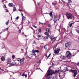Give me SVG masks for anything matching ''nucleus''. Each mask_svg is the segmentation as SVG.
<instances>
[{"instance_id":"obj_21","label":"nucleus","mask_w":79,"mask_h":79,"mask_svg":"<svg viewBox=\"0 0 79 79\" xmlns=\"http://www.w3.org/2000/svg\"><path fill=\"white\" fill-rule=\"evenodd\" d=\"M49 14L51 17H52V12H50Z\"/></svg>"},{"instance_id":"obj_28","label":"nucleus","mask_w":79,"mask_h":79,"mask_svg":"<svg viewBox=\"0 0 79 79\" xmlns=\"http://www.w3.org/2000/svg\"><path fill=\"white\" fill-rule=\"evenodd\" d=\"M3 8H6V6H5V5H4L3 6Z\"/></svg>"},{"instance_id":"obj_62","label":"nucleus","mask_w":79,"mask_h":79,"mask_svg":"<svg viewBox=\"0 0 79 79\" xmlns=\"http://www.w3.org/2000/svg\"><path fill=\"white\" fill-rule=\"evenodd\" d=\"M59 77H60V75H59Z\"/></svg>"},{"instance_id":"obj_49","label":"nucleus","mask_w":79,"mask_h":79,"mask_svg":"<svg viewBox=\"0 0 79 79\" xmlns=\"http://www.w3.org/2000/svg\"><path fill=\"white\" fill-rule=\"evenodd\" d=\"M37 5H39V2L37 3Z\"/></svg>"},{"instance_id":"obj_24","label":"nucleus","mask_w":79,"mask_h":79,"mask_svg":"<svg viewBox=\"0 0 79 79\" xmlns=\"http://www.w3.org/2000/svg\"><path fill=\"white\" fill-rule=\"evenodd\" d=\"M48 27H52V25L49 24L48 25Z\"/></svg>"},{"instance_id":"obj_40","label":"nucleus","mask_w":79,"mask_h":79,"mask_svg":"<svg viewBox=\"0 0 79 79\" xmlns=\"http://www.w3.org/2000/svg\"><path fill=\"white\" fill-rule=\"evenodd\" d=\"M38 36L39 39V38H40V37H41V35H38Z\"/></svg>"},{"instance_id":"obj_6","label":"nucleus","mask_w":79,"mask_h":79,"mask_svg":"<svg viewBox=\"0 0 79 79\" xmlns=\"http://www.w3.org/2000/svg\"><path fill=\"white\" fill-rule=\"evenodd\" d=\"M60 48H58L56 50L54 51V53L56 54L59 53V52H60Z\"/></svg>"},{"instance_id":"obj_54","label":"nucleus","mask_w":79,"mask_h":79,"mask_svg":"<svg viewBox=\"0 0 79 79\" xmlns=\"http://www.w3.org/2000/svg\"><path fill=\"white\" fill-rule=\"evenodd\" d=\"M36 69H39H39H38V68H37Z\"/></svg>"},{"instance_id":"obj_31","label":"nucleus","mask_w":79,"mask_h":79,"mask_svg":"<svg viewBox=\"0 0 79 79\" xmlns=\"http://www.w3.org/2000/svg\"><path fill=\"white\" fill-rule=\"evenodd\" d=\"M44 48L45 49V50H47V47L46 46H45L44 47Z\"/></svg>"},{"instance_id":"obj_43","label":"nucleus","mask_w":79,"mask_h":79,"mask_svg":"<svg viewBox=\"0 0 79 79\" xmlns=\"http://www.w3.org/2000/svg\"><path fill=\"white\" fill-rule=\"evenodd\" d=\"M22 76H24V73H23L22 75Z\"/></svg>"},{"instance_id":"obj_57","label":"nucleus","mask_w":79,"mask_h":79,"mask_svg":"<svg viewBox=\"0 0 79 79\" xmlns=\"http://www.w3.org/2000/svg\"><path fill=\"white\" fill-rule=\"evenodd\" d=\"M0 69H1V70H2V69H1V68H0Z\"/></svg>"},{"instance_id":"obj_50","label":"nucleus","mask_w":79,"mask_h":79,"mask_svg":"<svg viewBox=\"0 0 79 79\" xmlns=\"http://www.w3.org/2000/svg\"><path fill=\"white\" fill-rule=\"evenodd\" d=\"M24 35V36H25V37H27V36H26V35Z\"/></svg>"},{"instance_id":"obj_52","label":"nucleus","mask_w":79,"mask_h":79,"mask_svg":"<svg viewBox=\"0 0 79 79\" xmlns=\"http://www.w3.org/2000/svg\"><path fill=\"white\" fill-rule=\"evenodd\" d=\"M8 27L6 28V30H8Z\"/></svg>"},{"instance_id":"obj_55","label":"nucleus","mask_w":79,"mask_h":79,"mask_svg":"<svg viewBox=\"0 0 79 79\" xmlns=\"http://www.w3.org/2000/svg\"><path fill=\"white\" fill-rule=\"evenodd\" d=\"M52 4H54V2H52Z\"/></svg>"},{"instance_id":"obj_11","label":"nucleus","mask_w":79,"mask_h":79,"mask_svg":"<svg viewBox=\"0 0 79 79\" xmlns=\"http://www.w3.org/2000/svg\"><path fill=\"white\" fill-rule=\"evenodd\" d=\"M68 71V67L65 68L64 69L62 70V72H66V71Z\"/></svg>"},{"instance_id":"obj_63","label":"nucleus","mask_w":79,"mask_h":79,"mask_svg":"<svg viewBox=\"0 0 79 79\" xmlns=\"http://www.w3.org/2000/svg\"><path fill=\"white\" fill-rule=\"evenodd\" d=\"M7 64H9V63H7Z\"/></svg>"},{"instance_id":"obj_15","label":"nucleus","mask_w":79,"mask_h":79,"mask_svg":"<svg viewBox=\"0 0 79 79\" xmlns=\"http://www.w3.org/2000/svg\"><path fill=\"white\" fill-rule=\"evenodd\" d=\"M56 38L55 37H54L52 40V43H53V42H55V40H56Z\"/></svg>"},{"instance_id":"obj_27","label":"nucleus","mask_w":79,"mask_h":79,"mask_svg":"<svg viewBox=\"0 0 79 79\" xmlns=\"http://www.w3.org/2000/svg\"><path fill=\"white\" fill-rule=\"evenodd\" d=\"M21 59L20 58H18L17 59V61H21Z\"/></svg>"},{"instance_id":"obj_59","label":"nucleus","mask_w":79,"mask_h":79,"mask_svg":"<svg viewBox=\"0 0 79 79\" xmlns=\"http://www.w3.org/2000/svg\"><path fill=\"white\" fill-rule=\"evenodd\" d=\"M0 34H2V32H0Z\"/></svg>"},{"instance_id":"obj_8","label":"nucleus","mask_w":79,"mask_h":79,"mask_svg":"<svg viewBox=\"0 0 79 79\" xmlns=\"http://www.w3.org/2000/svg\"><path fill=\"white\" fill-rule=\"evenodd\" d=\"M32 52L33 53L31 54V55L33 56L34 55L35 57H36V55L35 54V50H32Z\"/></svg>"},{"instance_id":"obj_16","label":"nucleus","mask_w":79,"mask_h":79,"mask_svg":"<svg viewBox=\"0 0 79 79\" xmlns=\"http://www.w3.org/2000/svg\"><path fill=\"white\" fill-rule=\"evenodd\" d=\"M11 60L10 58H8L7 60V62H11Z\"/></svg>"},{"instance_id":"obj_64","label":"nucleus","mask_w":79,"mask_h":79,"mask_svg":"<svg viewBox=\"0 0 79 79\" xmlns=\"http://www.w3.org/2000/svg\"><path fill=\"white\" fill-rule=\"evenodd\" d=\"M62 0V2H63V0Z\"/></svg>"},{"instance_id":"obj_47","label":"nucleus","mask_w":79,"mask_h":79,"mask_svg":"<svg viewBox=\"0 0 79 79\" xmlns=\"http://www.w3.org/2000/svg\"><path fill=\"white\" fill-rule=\"evenodd\" d=\"M77 65V66H79V62L78 63Z\"/></svg>"},{"instance_id":"obj_45","label":"nucleus","mask_w":79,"mask_h":79,"mask_svg":"<svg viewBox=\"0 0 79 79\" xmlns=\"http://www.w3.org/2000/svg\"><path fill=\"white\" fill-rule=\"evenodd\" d=\"M6 12H8V10L7 9H6Z\"/></svg>"},{"instance_id":"obj_23","label":"nucleus","mask_w":79,"mask_h":79,"mask_svg":"<svg viewBox=\"0 0 79 79\" xmlns=\"http://www.w3.org/2000/svg\"><path fill=\"white\" fill-rule=\"evenodd\" d=\"M73 23H72L71 24H70L69 26H70V27H72V26H73Z\"/></svg>"},{"instance_id":"obj_39","label":"nucleus","mask_w":79,"mask_h":79,"mask_svg":"<svg viewBox=\"0 0 79 79\" xmlns=\"http://www.w3.org/2000/svg\"><path fill=\"white\" fill-rule=\"evenodd\" d=\"M32 26L33 27H34L35 28H37V27H35V26H34V25H32Z\"/></svg>"},{"instance_id":"obj_7","label":"nucleus","mask_w":79,"mask_h":79,"mask_svg":"<svg viewBox=\"0 0 79 79\" xmlns=\"http://www.w3.org/2000/svg\"><path fill=\"white\" fill-rule=\"evenodd\" d=\"M52 18H53V20L55 23H56V18L55 17V15H54L52 16Z\"/></svg>"},{"instance_id":"obj_30","label":"nucleus","mask_w":79,"mask_h":79,"mask_svg":"<svg viewBox=\"0 0 79 79\" xmlns=\"http://www.w3.org/2000/svg\"><path fill=\"white\" fill-rule=\"evenodd\" d=\"M55 3L54 4V5H55L56 4L57 2L56 1H55L54 2Z\"/></svg>"},{"instance_id":"obj_60","label":"nucleus","mask_w":79,"mask_h":79,"mask_svg":"<svg viewBox=\"0 0 79 79\" xmlns=\"http://www.w3.org/2000/svg\"><path fill=\"white\" fill-rule=\"evenodd\" d=\"M2 70V71H4V70Z\"/></svg>"},{"instance_id":"obj_20","label":"nucleus","mask_w":79,"mask_h":79,"mask_svg":"<svg viewBox=\"0 0 79 79\" xmlns=\"http://www.w3.org/2000/svg\"><path fill=\"white\" fill-rule=\"evenodd\" d=\"M50 55H51V54H50L48 56H47V54L45 55V56L47 57V58H49V57H50Z\"/></svg>"},{"instance_id":"obj_44","label":"nucleus","mask_w":79,"mask_h":79,"mask_svg":"<svg viewBox=\"0 0 79 79\" xmlns=\"http://www.w3.org/2000/svg\"><path fill=\"white\" fill-rule=\"evenodd\" d=\"M31 29H32V30L34 31V32H35V31H34V29L33 28H31Z\"/></svg>"},{"instance_id":"obj_33","label":"nucleus","mask_w":79,"mask_h":79,"mask_svg":"<svg viewBox=\"0 0 79 79\" xmlns=\"http://www.w3.org/2000/svg\"><path fill=\"white\" fill-rule=\"evenodd\" d=\"M15 10H16V7H14V9H13V11H15Z\"/></svg>"},{"instance_id":"obj_17","label":"nucleus","mask_w":79,"mask_h":79,"mask_svg":"<svg viewBox=\"0 0 79 79\" xmlns=\"http://www.w3.org/2000/svg\"><path fill=\"white\" fill-rule=\"evenodd\" d=\"M50 37L49 36H47L45 37L43 39L45 40V39H48V37Z\"/></svg>"},{"instance_id":"obj_38","label":"nucleus","mask_w":79,"mask_h":79,"mask_svg":"<svg viewBox=\"0 0 79 79\" xmlns=\"http://www.w3.org/2000/svg\"><path fill=\"white\" fill-rule=\"evenodd\" d=\"M21 30H19V33H21Z\"/></svg>"},{"instance_id":"obj_26","label":"nucleus","mask_w":79,"mask_h":79,"mask_svg":"<svg viewBox=\"0 0 79 79\" xmlns=\"http://www.w3.org/2000/svg\"><path fill=\"white\" fill-rule=\"evenodd\" d=\"M35 52H36L37 53H39V51L38 50H36L35 51Z\"/></svg>"},{"instance_id":"obj_46","label":"nucleus","mask_w":79,"mask_h":79,"mask_svg":"<svg viewBox=\"0 0 79 79\" xmlns=\"http://www.w3.org/2000/svg\"><path fill=\"white\" fill-rule=\"evenodd\" d=\"M21 14H22V16H23V13H21Z\"/></svg>"},{"instance_id":"obj_10","label":"nucleus","mask_w":79,"mask_h":79,"mask_svg":"<svg viewBox=\"0 0 79 79\" xmlns=\"http://www.w3.org/2000/svg\"><path fill=\"white\" fill-rule=\"evenodd\" d=\"M65 47L67 48H68V47H70V44H69V43H66L65 44Z\"/></svg>"},{"instance_id":"obj_9","label":"nucleus","mask_w":79,"mask_h":79,"mask_svg":"<svg viewBox=\"0 0 79 79\" xmlns=\"http://www.w3.org/2000/svg\"><path fill=\"white\" fill-rule=\"evenodd\" d=\"M8 6L10 7H13V6H15L13 5V4L12 3H9L8 4Z\"/></svg>"},{"instance_id":"obj_2","label":"nucleus","mask_w":79,"mask_h":79,"mask_svg":"<svg viewBox=\"0 0 79 79\" xmlns=\"http://www.w3.org/2000/svg\"><path fill=\"white\" fill-rule=\"evenodd\" d=\"M66 16L67 19H74V17L73 15L71 13H67L66 14Z\"/></svg>"},{"instance_id":"obj_34","label":"nucleus","mask_w":79,"mask_h":79,"mask_svg":"<svg viewBox=\"0 0 79 79\" xmlns=\"http://www.w3.org/2000/svg\"><path fill=\"white\" fill-rule=\"evenodd\" d=\"M24 76L26 78V77H27V74H25Z\"/></svg>"},{"instance_id":"obj_5","label":"nucleus","mask_w":79,"mask_h":79,"mask_svg":"<svg viewBox=\"0 0 79 79\" xmlns=\"http://www.w3.org/2000/svg\"><path fill=\"white\" fill-rule=\"evenodd\" d=\"M46 33H45L44 34L47 35V36H49V34H50V30L48 28L46 29Z\"/></svg>"},{"instance_id":"obj_58","label":"nucleus","mask_w":79,"mask_h":79,"mask_svg":"<svg viewBox=\"0 0 79 79\" xmlns=\"http://www.w3.org/2000/svg\"><path fill=\"white\" fill-rule=\"evenodd\" d=\"M3 2V0H2V2Z\"/></svg>"},{"instance_id":"obj_18","label":"nucleus","mask_w":79,"mask_h":79,"mask_svg":"<svg viewBox=\"0 0 79 79\" xmlns=\"http://www.w3.org/2000/svg\"><path fill=\"white\" fill-rule=\"evenodd\" d=\"M1 59L2 61H4V60H5V57L2 56L1 57Z\"/></svg>"},{"instance_id":"obj_19","label":"nucleus","mask_w":79,"mask_h":79,"mask_svg":"<svg viewBox=\"0 0 79 79\" xmlns=\"http://www.w3.org/2000/svg\"><path fill=\"white\" fill-rule=\"evenodd\" d=\"M10 22V20H8L7 22L6 23V25H8V24H9V22Z\"/></svg>"},{"instance_id":"obj_56","label":"nucleus","mask_w":79,"mask_h":79,"mask_svg":"<svg viewBox=\"0 0 79 79\" xmlns=\"http://www.w3.org/2000/svg\"><path fill=\"white\" fill-rule=\"evenodd\" d=\"M44 14H48V13H45Z\"/></svg>"},{"instance_id":"obj_36","label":"nucleus","mask_w":79,"mask_h":79,"mask_svg":"<svg viewBox=\"0 0 79 79\" xmlns=\"http://www.w3.org/2000/svg\"><path fill=\"white\" fill-rule=\"evenodd\" d=\"M39 32H41V29H39Z\"/></svg>"},{"instance_id":"obj_3","label":"nucleus","mask_w":79,"mask_h":79,"mask_svg":"<svg viewBox=\"0 0 79 79\" xmlns=\"http://www.w3.org/2000/svg\"><path fill=\"white\" fill-rule=\"evenodd\" d=\"M66 56L69 59L71 57V53L69 51H67L66 52Z\"/></svg>"},{"instance_id":"obj_12","label":"nucleus","mask_w":79,"mask_h":79,"mask_svg":"<svg viewBox=\"0 0 79 79\" xmlns=\"http://www.w3.org/2000/svg\"><path fill=\"white\" fill-rule=\"evenodd\" d=\"M24 58H23L22 60L21 59L20 60V63L22 64H23L24 63Z\"/></svg>"},{"instance_id":"obj_35","label":"nucleus","mask_w":79,"mask_h":79,"mask_svg":"<svg viewBox=\"0 0 79 79\" xmlns=\"http://www.w3.org/2000/svg\"><path fill=\"white\" fill-rule=\"evenodd\" d=\"M15 56L14 55H13L12 56V58L13 59H15Z\"/></svg>"},{"instance_id":"obj_22","label":"nucleus","mask_w":79,"mask_h":79,"mask_svg":"<svg viewBox=\"0 0 79 79\" xmlns=\"http://www.w3.org/2000/svg\"><path fill=\"white\" fill-rule=\"evenodd\" d=\"M22 19L23 20H25V19H26V18H25L24 16H23L22 17Z\"/></svg>"},{"instance_id":"obj_1","label":"nucleus","mask_w":79,"mask_h":79,"mask_svg":"<svg viewBox=\"0 0 79 79\" xmlns=\"http://www.w3.org/2000/svg\"><path fill=\"white\" fill-rule=\"evenodd\" d=\"M58 72H59V70L57 71L56 70L55 71H54L49 69L47 73L46 77L47 79H50L52 77L51 76L52 74H56V73H58Z\"/></svg>"},{"instance_id":"obj_41","label":"nucleus","mask_w":79,"mask_h":79,"mask_svg":"<svg viewBox=\"0 0 79 79\" xmlns=\"http://www.w3.org/2000/svg\"><path fill=\"white\" fill-rule=\"evenodd\" d=\"M39 23H40V24H42V25H44V23H41L39 22Z\"/></svg>"},{"instance_id":"obj_37","label":"nucleus","mask_w":79,"mask_h":79,"mask_svg":"<svg viewBox=\"0 0 79 79\" xmlns=\"http://www.w3.org/2000/svg\"><path fill=\"white\" fill-rule=\"evenodd\" d=\"M19 19V17H17L16 18H15V19Z\"/></svg>"},{"instance_id":"obj_29","label":"nucleus","mask_w":79,"mask_h":79,"mask_svg":"<svg viewBox=\"0 0 79 79\" xmlns=\"http://www.w3.org/2000/svg\"><path fill=\"white\" fill-rule=\"evenodd\" d=\"M76 32H77V33H78V34H79V30H76Z\"/></svg>"},{"instance_id":"obj_51","label":"nucleus","mask_w":79,"mask_h":79,"mask_svg":"<svg viewBox=\"0 0 79 79\" xmlns=\"http://www.w3.org/2000/svg\"><path fill=\"white\" fill-rule=\"evenodd\" d=\"M60 17H61V15H59V19L60 18Z\"/></svg>"},{"instance_id":"obj_14","label":"nucleus","mask_w":79,"mask_h":79,"mask_svg":"<svg viewBox=\"0 0 79 79\" xmlns=\"http://www.w3.org/2000/svg\"><path fill=\"white\" fill-rule=\"evenodd\" d=\"M16 63V62L14 61L13 62H12L11 63L9 64V65H13L14 64H15Z\"/></svg>"},{"instance_id":"obj_53","label":"nucleus","mask_w":79,"mask_h":79,"mask_svg":"<svg viewBox=\"0 0 79 79\" xmlns=\"http://www.w3.org/2000/svg\"><path fill=\"white\" fill-rule=\"evenodd\" d=\"M40 60L38 62V63H40Z\"/></svg>"},{"instance_id":"obj_32","label":"nucleus","mask_w":79,"mask_h":79,"mask_svg":"<svg viewBox=\"0 0 79 79\" xmlns=\"http://www.w3.org/2000/svg\"><path fill=\"white\" fill-rule=\"evenodd\" d=\"M69 3H72V1L71 0H69Z\"/></svg>"},{"instance_id":"obj_4","label":"nucleus","mask_w":79,"mask_h":79,"mask_svg":"<svg viewBox=\"0 0 79 79\" xmlns=\"http://www.w3.org/2000/svg\"><path fill=\"white\" fill-rule=\"evenodd\" d=\"M70 72L73 73L74 74V77H75L76 76V75H77V70H70Z\"/></svg>"},{"instance_id":"obj_61","label":"nucleus","mask_w":79,"mask_h":79,"mask_svg":"<svg viewBox=\"0 0 79 79\" xmlns=\"http://www.w3.org/2000/svg\"><path fill=\"white\" fill-rule=\"evenodd\" d=\"M23 34H24V33H22Z\"/></svg>"},{"instance_id":"obj_42","label":"nucleus","mask_w":79,"mask_h":79,"mask_svg":"<svg viewBox=\"0 0 79 79\" xmlns=\"http://www.w3.org/2000/svg\"><path fill=\"white\" fill-rule=\"evenodd\" d=\"M19 11H23V10H21L19 9Z\"/></svg>"},{"instance_id":"obj_48","label":"nucleus","mask_w":79,"mask_h":79,"mask_svg":"<svg viewBox=\"0 0 79 79\" xmlns=\"http://www.w3.org/2000/svg\"><path fill=\"white\" fill-rule=\"evenodd\" d=\"M34 44H36V43L35 41L34 42Z\"/></svg>"},{"instance_id":"obj_13","label":"nucleus","mask_w":79,"mask_h":79,"mask_svg":"<svg viewBox=\"0 0 79 79\" xmlns=\"http://www.w3.org/2000/svg\"><path fill=\"white\" fill-rule=\"evenodd\" d=\"M60 57L61 59H62L63 60H64L65 58H66V57L62 55H61Z\"/></svg>"},{"instance_id":"obj_25","label":"nucleus","mask_w":79,"mask_h":79,"mask_svg":"<svg viewBox=\"0 0 79 79\" xmlns=\"http://www.w3.org/2000/svg\"><path fill=\"white\" fill-rule=\"evenodd\" d=\"M49 38L51 39V40H52V38H53V36H51L49 37Z\"/></svg>"}]
</instances>
